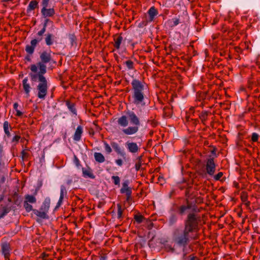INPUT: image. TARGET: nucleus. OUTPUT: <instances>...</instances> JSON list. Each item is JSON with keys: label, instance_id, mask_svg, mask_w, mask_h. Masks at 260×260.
<instances>
[{"label": "nucleus", "instance_id": "f257e3e1", "mask_svg": "<svg viewBox=\"0 0 260 260\" xmlns=\"http://www.w3.org/2000/svg\"><path fill=\"white\" fill-rule=\"evenodd\" d=\"M187 209H191V212L188 213L184 221V229L193 235L199 230V224L201 221L200 215L198 214L199 210L195 203L186 199V205L180 206L178 208L180 215H183Z\"/></svg>", "mask_w": 260, "mask_h": 260}, {"label": "nucleus", "instance_id": "f03ea898", "mask_svg": "<svg viewBox=\"0 0 260 260\" xmlns=\"http://www.w3.org/2000/svg\"><path fill=\"white\" fill-rule=\"evenodd\" d=\"M29 69L31 72L29 74L32 82H39L37 86V96L39 99L44 100L48 92V81L44 75L47 72V67L43 63L38 62L37 64L30 65Z\"/></svg>", "mask_w": 260, "mask_h": 260}, {"label": "nucleus", "instance_id": "7ed1b4c3", "mask_svg": "<svg viewBox=\"0 0 260 260\" xmlns=\"http://www.w3.org/2000/svg\"><path fill=\"white\" fill-rule=\"evenodd\" d=\"M131 85L133 103L136 105L144 106L145 100L146 98V93L147 91V85L144 81L134 79L131 82Z\"/></svg>", "mask_w": 260, "mask_h": 260}, {"label": "nucleus", "instance_id": "20e7f679", "mask_svg": "<svg viewBox=\"0 0 260 260\" xmlns=\"http://www.w3.org/2000/svg\"><path fill=\"white\" fill-rule=\"evenodd\" d=\"M193 235L183 228H176L173 232L172 240L178 246L186 247L189 244L190 239H194Z\"/></svg>", "mask_w": 260, "mask_h": 260}, {"label": "nucleus", "instance_id": "39448f33", "mask_svg": "<svg viewBox=\"0 0 260 260\" xmlns=\"http://www.w3.org/2000/svg\"><path fill=\"white\" fill-rule=\"evenodd\" d=\"M126 115L132 124L133 126H128L122 129V132L126 135H133L137 133L141 124L140 118L132 111H127Z\"/></svg>", "mask_w": 260, "mask_h": 260}, {"label": "nucleus", "instance_id": "423d86ee", "mask_svg": "<svg viewBox=\"0 0 260 260\" xmlns=\"http://www.w3.org/2000/svg\"><path fill=\"white\" fill-rule=\"evenodd\" d=\"M50 207V200H45L39 210H33V213L37 216L36 221L41 222L42 219H47L49 216L47 214Z\"/></svg>", "mask_w": 260, "mask_h": 260}, {"label": "nucleus", "instance_id": "0eeeda50", "mask_svg": "<svg viewBox=\"0 0 260 260\" xmlns=\"http://www.w3.org/2000/svg\"><path fill=\"white\" fill-rule=\"evenodd\" d=\"M43 40V36H38L36 39H34L30 41V45H27L25 47L26 52L30 55H32L35 51V49L39 42Z\"/></svg>", "mask_w": 260, "mask_h": 260}, {"label": "nucleus", "instance_id": "6e6552de", "mask_svg": "<svg viewBox=\"0 0 260 260\" xmlns=\"http://www.w3.org/2000/svg\"><path fill=\"white\" fill-rule=\"evenodd\" d=\"M216 165L213 158H209L207 160L206 170L208 174L213 176L215 172Z\"/></svg>", "mask_w": 260, "mask_h": 260}, {"label": "nucleus", "instance_id": "1a4fd4ad", "mask_svg": "<svg viewBox=\"0 0 260 260\" xmlns=\"http://www.w3.org/2000/svg\"><path fill=\"white\" fill-rule=\"evenodd\" d=\"M41 61L39 62L43 63L44 64L46 63L52 62L54 64L56 63V61L52 59L51 54L46 51H43L40 55Z\"/></svg>", "mask_w": 260, "mask_h": 260}, {"label": "nucleus", "instance_id": "9d476101", "mask_svg": "<svg viewBox=\"0 0 260 260\" xmlns=\"http://www.w3.org/2000/svg\"><path fill=\"white\" fill-rule=\"evenodd\" d=\"M1 248L2 252L4 255L5 260H10V251L11 250L10 244L8 242L2 243L1 245Z\"/></svg>", "mask_w": 260, "mask_h": 260}, {"label": "nucleus", "instance_id": "9b49d317", "mask_svg": "<svg viewBox=\"0 0 260 260\" xmlns=\"http://www.w3.org/2000/svg\"><path fill=\"white\" fill-rule=\"evenodd\" d=\"M111 145L118 155H120L123 159L126 160V153L121 149L118 143L115 142H112Z\"/></svg>", "mask_w": 260, "mask_h": 260}, {"label": "nucleus", "instance_id": "f8f14e48", "mask_svg": "<svg viewBox=\"0 0 260 260\" xmlns=\"http://www.w3.org/2000/svg\"><path fill=\"white\" fill-rule=\"evenodd\" d=\"M43 35H44V40L47 46H51L54 42H56V37L53 34L47 32L45 34H44Z\"/></svg>", "mask_w": 260, "mask_h": 260}, {"label": "nucleus", "instance_id": "ddd939ff", "mask_svg": "<svg viewBox=\"0 0 260 260\" xmlns=\"http://www.w3.org/2000/svg\"><path fill=\"white\" fill-rule=\"evenodd\" d=\"M41 13L44 18L52 17L55 14V10L53 8L47 9V7H43Z\"/></svg>", "mask_w": 260, "mask_h": 260}, {"label": "nucleus", "instance_id": "4468645a", "mask_svg": "<svg viewBox=\"0 0 260 260\" xmlns=\"http://www.w3.org/2000/svg\"><path fill=\"white\" fill-rule=\"evenodd\" d=\"M67 191L66 186L63 185H61L60 197L56 208H58L60 206L62 203L63 199L64 197L67 196Z\"/></svg>", "mask_w": 260, "mask_h": 260}, {"label": "nucleus", "instance_id": "2eb2a0df", "mask_svg": "<svg viewBox=\"0 0 260 260\" xmlns=\"http://www.w3.org/2000/svg\"><path fill=\"white\" fill-rule=\"evenodd\" d=\"M126 146L128 150L131 153H135L139 150V147L136 143L127 142Z\"/></svg>", "mask_w": 260, "mask_h": 260}, {"label": "nucleus", "instance_id": "dca6fc26", "mask_svg": "<svg viewBox=\"0 0 260 260\" xmlns=\"http://www.w3.org/2000/svg\"><path fill=\"white\" fill-rule=\"evenodd\" d=\"M1 209H0V219L3 218L7 215L11 210V207L8 205H1Z\"/></svg>", "mask_w": 260, "mask_h": 260}, {"label": "nucleus", "instance_id": "f3484780", "mask_svg": "<svg viewBox=\"0 0 260 260\" xmlns=\"http://www.w3.org/2000/svg\"><path fill=\"white\" fill-rule=\"evenodd\" d=\"M66 105L69 110L74 115H77V110L75 107V104L71 101L67 100L64 101Z\"/></svg>", "mask_w": 260, "mask_h": 260}, {"label": "nucleus", "instance_id": "a211bd4d", "mask_svg": "<svg viewBox=\"0 0 260 260\" xmlns=\"http://www.w3.org/2000/svg\"><path fill=\"white\" fill-rule=\"evenodd\" d=\"M23 88L24 90L25 93L27 96H29V93L31 89V87L29 84L28 83V78L25 77L22 81Z\"/></svg>", "mask_w": 260, "mask_h": 260}, {"label": "nucleus", "instance_id": "6ab92c4d", "mask_svg": "<svg viewBox=\"0 0 260 260\" xmlns=\"http://www.w3.org/2000/svg\"><path fill=\"white\" fill-rule=\"evenodd\" d=\"M118 124L122 127H125L128 124V120L126 115H122L118 118Z\"/></svg>", "mask_w": 260, "mask_h": 260}, {"label": "nucleus", "instance_id": "aec40b11", "mask_svg": "<svg viewBox=\"0 0 260 260\" xmlns=\"http://www.w3.org/2000/svg\"><path fill=\"white\" fill-rule=\"evenodd\" d=\"M123 40V38L121 35L116 34L114 36V46L116 49H119L120 47V45Z\"/></svg>", "mask_w": 260, "mask_h": 260}, {"label": "nucleus", "instance_id": "412c9836", "mask_svg": "<svg viewBox=\"0 0 260 260\" xmlns=\"http://www.w3.org/2000/svg\"><path fill=\"white\" fill-rule=\"evenodd\" d=\"M83 133V128L81 125H79L74 134L73 139L75 141H79L81 139V135Z\"/></svg>", "mask_w": 260, "mask_h": 260}, {"label": "nucleus", "instance_id": "4be33fe9", "mask_svg": "<svg viewBox=\"0 0 260 260\" xmlns=\"http://www.w3.org/2000/svg\"><path fill=\"white\" fill-rule=\"evenodd\" d=\"M148 14L149 17V21H152L155 16L158 14L157 9L154 7H151L148 11Z\"/></svg>", "mask_w": 260, "mask_h": 260}, {"label": "nucleus", "instance_id": "5701e85b", "mask_svg": "<svg viewBox=\"0 0 260 260\" xmlns=\"http://www.w3.org/2000/svg\"><path fill=\"white\" fill-rule=\"evenodd\" d=\"M49 22H50L52 24L53 23V22L51 20H50L49 19L47 18L44 20L43 27L40 31H39L37 32V36H43V35L45 34V32L46 31V27H47V24Z\"/></svg>", "mask_w": 260, "mask_h": 260}, {"label": "nucleus", "instance_id": "b1692460", "mask_svg": "<svg viewBox=\"0 0 260 260\" xmlns=\"http://www.w3.org/2000/svg\"><path fill=\"white\" fill-rule=\"evenodd\" d=\"M128 181L126 180L122 183V187L120 190L121 193H126L127 192L132 191V188L128 186Z\"/></svg>", "mask_w": 260, "mask_h": 260}, {"label": "nucleus", "instance_id": "393cba45", "mask_svg": "<svg viewBox=\"0 0 260 260\" xmlns=\"http://www.w3.org/2000/svg\"><path fill=\"white\" fill-rule=\"evenodd\" d=\"M3 127H4V132H5L6 135L7 136V137L8 138H10L11 136V135L9 131V128H10V129L11 130L12 127L11 126L9 122L7 121H5L4 123Z\"/></svg>", "mask_w": 260, "mask_h": 260}, {"label": "nucleus", "instance_id": "a878e982", "mask_svg": "<svg viewBox=\"0 0 260 260\" xmlns=\"http://www.w3.org/2000/svg\"><path fill=\"white\" fill-rule=\"evenodd\" d=\"M38 7V2L36 1H31L29 2L27 9V12L31 11L32 10H35L36 8Z\"/></svg>", "mask_w": 260, "mask_h": 260}, {"label": "nucleus", "instance_id": "bb28decb", "mask_svg": "<svg viewBox=\"0 0 260 260\" xmlns=\"http://www.w3.org/2000/svg\"><path fill=\"white\" fill-rule=\"evenodd\" d=\"M94 156L95 160L98 162L102 163L105 160L104 156L101 153L95 152Z\"/></svg>", "mask_w": 260, "mask_h": 260}, {"label": "nucleus", "instance_id": "cd10ccee", "mask_svg": "<svg viewBox=\"0 0 260 260\" xmlns=\"http://www.w3.org/2000/svg\"><path fill=\"white\" fill-rule=\"evenodd\" d=\"M209 114V112L205 111L202 112L199 115V118L204 124H205V122L207 120Z\"/></svg>", "mask_w": 260, "mask_h": 260}, {"label": "nucleus", "instance_id": "c85d7f7f", "mask_svg": "<svg viewBox=\"0 0 260 260\" xmlns=\"http://www.w3.org/2000/svg\"><path fill=\"white\" fill-rule=\"evenodd\" d=\"M117 218L121 220L123 218V212L124 209H122L121 205L120 204L117 205Z\"/></svg>", "mask_w": 260, "mask_h": 260}, {"label": "nucleus", "instance_id": "c756f323", "mask_svg": "<svg viewBox=\"0 0 260 260\" xmlns=\"http://www.w3.org/2000/svg\"><path fill=\"white\" fill-rule=\"evenodd\" d=\"M82 172L83 175L84 176H87L90 178L93 179L95 178V176L92 173L91 170L90 169H85L84 168L82 169Z\"/></svg>", "mask_w": 260, "mask_h": 260}, {"label": "nucleus", "instance_id": "7c9ffc66", "mask_svg": "<svg viewBox=\"0 0 260 260\" xmlns=\"http://www.w3.org/2000/svg\"><path fill=\"white\" fill-rule=\"evenodd\" d=\"M4 164L0 165V183L3 184L5 182L6 177L5 175V172L3 171Z\"/></svg>", "mask_w": 260, "mask_h": 260}, {"label": "nucleus", "instance_id": "2f4dec72", "mask_svg": "<svg viewBox=\"0 0 260 260\" xmlns=\"http://www.w3.org/2000/svg\"><path fill=\"white\" fill-rule=\"evenodd\" d=\"M24 201L30 203H35L37 201V200L34 196L26 194L25 196Z\"/></svg>", "mask_w": 260, "mask_h": 260}, {"label": "nucleus", "instance_id": "473e14b6", "mask_svg": "<svg viewBox=\"0 0 260 260\" xmlns=\"http://www.w3.org/2000/svg\"><path fill=\"white\" fill-rule=\"evenodd\" d=\"M177 216H176V215L173 214H172L170 218H169V224L170 225H173L174 224H175L177 221Z\"/></svg>", "mask_w": 260, "mask_h": 260}, {"label": "nucleus", "instance_id": "72a5a7b5", "mask_svg": "<svg viewBox=\"0 0 260 260\" xmlns=\"http://www.w3.org/2000/svg\"><path fill=\"white\" fill-rule=\"evenodd\" d=\"M134 219L138 223H141L145 219V217L140 214H136L134 215Z\"/></svg>", "mask_w": 260, "mask_h": 260}, {"label": "nucleus", "instance_id": "f704fd0d", "mask_svg": "<svg viewBox=\"0 0 260 260\" xmlns=\"http://www.w3.org/2000/svg\"><path fill=\"white\" fill-rule=\"evenodd\" d=\"M124 63L126 66L128 70H131L134 69V63L131 60H127L125 61Z\"/></svg>", "mask_w": 260, "mask_h": 260}, {"label": "nucleus", "instance_id": "c9c22d12", "mask_svg": "<svg viewBox=\"0 0 260 260\" xmlns=\"http://www.w3.org/2000/svg\"><path fill=\"white\" fill-rule=\"evenodd\" d=\"M69 40L70 41L71 44L72 46H74V45H77V39L76 37L74 34H70L69 35Z\"/></svg>", "mask_w": 260, "mask_h": 260}, {"label": "nucleus", "instance_id": "e433bc0d", "mask_svg": "<svg viewBox=\"0 0 260 260\" xmlns=\"http://www.w3.org/2000/svg\"><path fill=\"white\" fill-rule=\"evenodd\" d=\"M23 206H24V208L25 209V210L27 212H29L30 211H33L34 209H32V206L30 204H29L28 202L24 201V203H23Z\"/></svg>", "mask_w": 260, "mask_h": 260}, {"label": "nucleus", "instance_id": "4c0bfd02", "mask_svg": "<svg viewBox=\"0 0 260 260\" xmlns=\"http://www.w3.org/2000/svg\"><path fill=\"white\" fill-rule=\"evenodd\" d=\"M138 161L135 164V169L136 170V171H139L140 169V168L141 167V165H142V161H141V159H142V156H139L138 158Z\"/></svg>", "mask_w": 260, "mask_h": 260}, {"label": "nucleus", "instance_id": "58836bf2", "mask_svg": "<svg viewBox=\"0 0 260 260\" xmlns=\"http://www.w3.org/2000/svg\"><path fill=\"white\" fill-rule=\"evenodd\" d=\"M165 250L168 252H174L175 251V249L174 247H173L171 245L167 244L165 246Z\"/></svg>", "mask_w": 260, "mask_h": 260}, {"label": "nucleus", "instance_id": "ea45409f", "mask_svg": "<svg viewBox=\"0 0 260 260\" xmlns=\"http://www.w3.org/2000/svg\"><path fill=\"white\" fill-rule=\"evenodd\" d=\"M104 144L105 146V151L109 154L112 152V150L109 145L105 141L104 142Z\"/></svg>", "mask_w": 260, "mask_h": 260}, {"label": "nucleus", "instance_id": "a19ab883", "mask_svg": "<svg viewBox=\"0 0 260 260\" xmlns=\"http://www.w3.org/2000/svg\"><path fill=\"white\" fill-rule=\"evenodd\" d=\"M4 155L3 146L0 144V165L4 164L3 163V157Z\"/></svg>", "mask_w": 260, "mask_h": 260}, {"label": "nucleus", "instance_id": "79ce46f5", "mask_svg": "<svg viewBox=\"0 0 260 260\" xmlns=\"http://www.w3.org/2000/svg\"><path fill=\"white\" fill-rule=\"evenodd\" d=\"M241 199L243 202H246L248 199V195L246 192H242L241 194Z\"/></svg>", "mask_w": 260, "mask_h": 260}, {"label": "nucleus", "instance_id": "37998d69", "mask_svg": "<svg viewBox=\"0 0 260 260\" xmlns=\"http://www.w3.org/2000/svg\"><path fill=\"white\" fill-rule=\"evenodd\" d=\"M258 138H259V135L257 133H253L252 134V135H251V141L253 142H257L258 141Z\"/></svg>", "mask_w": 260, "mask_h": 260}, {"label": "nucleus", "instance_id": "c03bdc74", "mask_svg": "<svg viewBox=\"0 0 260 260\" xmlns=\"http://www.w3.org/2000/svg\"><path fill=\"white\" fill-rule=\"evenodd\" d=\"M112 179L113 180L114 183L115 185H119V184H120V178L118 176H113L112 177Z\"/></svg>", "mask_w": 260, "mask_h": 260}, {"label": "nucleus", "instance_id": "a18cd8bd", "mask_svg": "<svg viewBox=\"0 0 260 260\" xmlns=\"http://www.w3.org/2000/svg\"><path fill=\"white\" fill-rule=\"evenodd\" d=\"M185 248L186 247H183V255L182 257V260H187L189 258L188 256H187V252L186 251Z\"/></svg>", "mask_w": 260, "mask_h": 260}, {"label": "nucleus", "instance_id": "49530a36", "mask_svg": "<svg viewBox=\"0 0 260 260\" xmlns=\"http://www.w3.org/2000/svg\"><path fill=\"white\" fill-rule=\"evenodd\" d=\"M147 123L151 124L153 127L156 126L158 123L155 120H148Z\"/></svg>", "mask_w": 260, "mask_h": 260}, {"label": "nucleus", "instance_id": "de8ad7c7", "mask_svg": "<svg viewBox=\"0 0 260 260\" xmlns=\"http://www.w3.org/2000/svg\"><path fill=\"white\" fill-rule=\"evenodd\" d=\"M20 139V136L18 135H15L12 139V142L18 143Z\"/></svg>", "mask_w": 260, "mask_h": 260}, {"label": "nucleus", "instance_id": "09e8293b", "mask_svg": "<svg viewBox=\"0 0 260 260\" xmlns=\"http://www.w3.org/2000/svg\"><path fill=\"white\" fill-rule=\"evenodd\" d=\"M223 176V173L222 172H219L217 174H216L215 176H214V179L216 180H219Z\"/></svg>", "mask_w": 260, "mask_h": 260}, {"label": "nucleus", "instance_id": "8fccbe9b", "mask_svg": "<svg viewBox=\"0 0 260 260\" xmlns=\"http://www.w3.org/2000/svg\"><path fill=\"white\" fill-rule=\"evenodd\" d=\"M49 0H42V5L43 7H47L48 6Z\"/></svg>", "mask_w": 260, "mask_h": 260}, {"label": "nucleus", "instance_id": "3c124183", "mask_svg": "<svg viewBox=\"0 0 260 260\" xmlns=\"http://www.w3.org/2000/svg\"><path fill=\"white\" fill-rule=\"evenodd\" d=\"M74 161L76 166L79 167L80 166V161L76 155H74Z\"/></svg>", "mask_w": 260, "mask_h": 260}, {"label": "nucleus", "instance_id": "603ef678", "mask_svg": "<svg viewBox=\"0 0 260 260\" xmlns=\"http://www.w3.org/2000/svg\"><path fill=\"white\" fill-rule=\"evenodd\" d=\"M115 162L119 167L122 166V165H123V161H122V160L121 159H116L115 160Z\"/></svg>", "mask_w": 260, "mask_h": 260}, {"label": "nucleus", "instance_id": "864d4df0", "mask_svg": "<svg viewBox=\"0 0 260 260\" xmlns=\"http://www.w3.org/2000/svg\"><path fill=\"white\" fill-rule=\"evenodd\" d=\"M21 153L22 157L23 159L27 157L29 155L28 153L26 152L24 150H23Z\"/></svg>", "mask_w": 260, "mask_h": 260}, {"label": "nucleus", "instance_id": "5fc2aeb1", "mask_svg": "<svg viewBox=\"0 0 260 260\" xmlns=\"http://www.w3.org/2000/svg\"><path fill=\"white\" fill-rule=\"evenodd\" d=\"M132 192V191L125 193L126 196V201L127 202H129V200L132 199V198H131Z\"/></svg>", "mask_w": 260, "mask_h": 260}, {"label": "nucleus", "instance_id": "6e6d98bb", "mask_svg": "<svg viewBox=\"0 0 260 260\" xmlns=\"http://www.w3.org/2000/svg\"><path fill=\"white\" fill-rule=\"evenodd\" d=\"M189 260H200V259L196 256H193V255H190L188 256Z\"/></svg>", "mask_w": 260, "mask_h": 260}, {"label": "nucleus", "instance_id": "4d7b16f0", "mask_svg": "<svg viewBox=\"0 0 260 260\" xmlns=\"http://www.w3.org/2000/svg\"><path fill=\"white\" fill-rule=\"evenodd\" d=\"M173 23H174V26H176L177 25H178L179 23V19L178 18H174L173 19Z\"/></svg>", "mask_w": 260, "mask_h": 260}, {"label": "nucleus", "instance_id": "13d9d810", "mask_svg": "<svg viewBox=\"0 0 260 260\" xmlns=\"http://www.w3.org/2000/svg\"><path fill=\"white\" fill-rule=\"evenodd\" d=\"M41 255H42V258H43L45 260L47 259V258L49 255L48 254H46L45 252L42 253Z\"/></svg>", "mask_w": 260, "mask_h": 260}, {"label": "nucleus", "instance_id": "bf43d9fd", "mask_svg": "<svg viewBox=\"0 0 260 260\" xmlns=\"http://www.w3.org/2000/svg\"><path fill=\"white\" fill-rule=\"evenodd\" d=\"M16 116L20 117L22 115V114H23L22 112H21L19 110H16Z\"/></svg>", "mask_w": 260, "mask_h": 260}, {"label": "nucleus", "instance_id": "052dcab7", "mask_svg": "<svg viewBox=\"0 0 260 260\" xmlns=\"http://www.w3.org/2000/svg\"><path fill=\"white\" fill-rule=\"evenodd\" d=\"M191 120L192 121V123L194 125H197L199 122V120L197 119H191Z\"/></svg>", "mask_w": 260, "mask_h": 260}, {"label": "nucleus", "instance_id": "680f3d73", "mask_svg": "<svg viewBox=\"0 0 260 260\" xmlns=\"http://www.w3.org/2000/svg\"><path fill=\"white\" fill-rule=\"evenodd\" d=\"M18 104L17 103H15L14 104V105H13V108L15 110H18L17 108H18Z\"/></svg>", "mask_w": 260, "mask_h": 260}, {"label": "nucleus", "instance_id": "e2e57ef3", "mask_svg": "<svg viewBox=\"0 0 260 260\" xmlns=\"http://www.w3.org/2000/svg\"><path fill=\"white\" fill-rule=\"evenodd\" d=\"M29 55V54H28V55H26L25 58V60H26L28 61H31V58H30V56Z\"/></svg>", "mask_w": 260, "mask_h": 260}, {"label": "nucleus", "instance_id": "0e129e2a", "mask_svg": "<svg viewBox=\"0 0 260 260\" xmlns=\"http://www.w3.org/2000/svg\"><path fill=\"white\" fill-rule=\"evenodd\" d=\"M245 202V205L247 207H249L250 205V202L249 201H247L246 202Z\"/></svg>", "mask_w": 260, "mask_h": 260}, {"label": "nucleus", "instance_id": "69168bd1", "mask_svg": "<svg viewBox=\"0 0 260 260\" xmlns=\"http://www.w3.org/2000/svg\"><path fill=\"white\" fill-rule=\"evenodd\" d=\"M168 111H170V108H169L167 107H165V108H164V111H165V112L166 113V114H167V111H168Z\"/></svg>", "mask_w": 260, "mask_h": 260}, {"label": "nucleus", "instance_id": "338daca9", "mask_svg": "<svg viewBox=\"0 0 260 260\" xmlns=\"http://www.w3.org/2000/svg\"><path fill=\"white\" fill-rule=\"evenodd\" d=\"M191 118H190V117H189V116H186V121H187V122L191 121Z\"/></svg>", "mask_w": 260, "mask_h": 260}, {"label": "nucleus", "instance_id": "774afa93", "mask_svg": "<svg viewBox=\"0 0 260 260\" xmlns=\"http://www.w3.org/2000/svg\"><path fill=\"white\" fill-rule=\"evenodd\" d=\"M216 151V149L215 148H214V149L212 150H211V153L213 154H215Z\"/></svg>", "mask_w": 260, "mask_h": 260}]
</instances>
